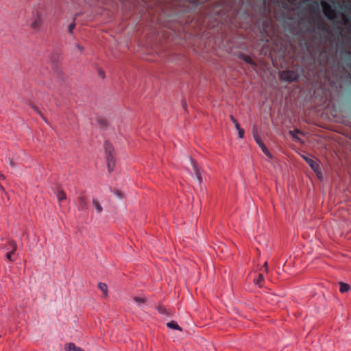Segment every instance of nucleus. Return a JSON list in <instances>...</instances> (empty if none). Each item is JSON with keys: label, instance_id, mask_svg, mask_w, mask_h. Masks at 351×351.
I'll return each mask as SVG.
<instances>
[{"label": "nucleus", "instance_id": "1", "mask_svg": "<svg viewBox=\"0 0 351 351\" xmlns=\"http://www.w3.org/2000/svg\"><path fill=\"white\" fill-rule=\"evenodd\" d=\"M279 77L282 81L291 83L298 81L299 75L296 71L286 70L279 73Z\"/></svg>", "mask_w": 351, "mask_h": 351}, {"label": "nucleus", "instance_id": "2", "mask_svg": "<svg viewBox=\"0 0 351 351\" xmlns=\"http://www.w3.org/2000/svg\"><path fill=\"white\" fill-rule=\"evenodd\" d=\"M320 5L326 17L329 20H334L337 17V11L326 1H321Z\"/></svg>", "mask_w": 351, "mask_h": 351}, {"label": "nucleus", "instance_id": "3", "mask_svg": "<svg viewBox=\"0 0 351 351\" xmlns=\"http://www.w3.org/2000/svg\"><path fill=\"white\" fill-rule=\"evenodd\" d=\"M302 158L315 173H318L319 171L320 167L316 159L304 156H303Z\"/></svg>", "mask_w": 351, "mask_h": 351}, {"label": "nucleus", "instance_id": "4", "mask_svg": "<svg viewBox=\"0 0 351 351\" xmlns=\"http://www.w3.org/2000/svg\"><path fill=\"white\" fill-rule=\"evenodd\" d=\"M190 161L193 165V168L194 172L196 175V177L197 178L198 182L199 183H202L203 181V179H202V175H201L200 169H199L197 162L192 158H190Z\"/></svg>", "mask_w": 351, "mask_h": 351}, {"label": "nucleus", "instance_id": "5", "mask_svg": "<svg viewBox=\"0 0 351 351\" xmlns=\"http://www.w3.org/2000/svg\"><path fill=\"white\" fill-rule=\"evenodd\" d=\"M254 139L257 144L259 145V147L261 148L263 153L269 158H271V155L270 154L269 150L267 149L263 142L261 141L258 135H254Z\"/></svg>", "mask_w": 351, "mask_h": 351}, {"label": "nucleus", "instance_id": "6", "mask_svg": "<svg viewBox=\"0 0 351 351\" xmlns=\"http://www.w3.org/2000/svg\"><path fill=\"white\" fill-rule=\"evenodd\" d=\"M78 202L82 210L88 208L87 197L84 193H81L78 197Z\"/></svg>", "mask_w": 351, "mask_h": 351}, {"label": "nucleus", "instance_id": "7", "mask_svg": "<svg viewBox=\"0 0 351 351\" xmlns=\"http://www.w3.org/2000/svg\"><path fill=\"white\" fill-rule=\"evenodd\" d=\"M106 159H107L108 171L110 172H112L114 170V168L115 167V160H114V156L110 151V153L107 155Z\"/></svg>", "mask_w": 351, "mask_h": 351}, {"label": "nucleus", "instance_id": "8", "mask_svg": "<svg viewBox=\"0 0 351 351\" xmlns=\"http://www.w3.org/2000/svg\"><path fill=\"white\" fill-rule=\"evenodd\" d=\"M42 25V20L40 16H37L31 23V27L35 31H38Z\"/></svg>", "mask_w": 351, "mask_h": 351}, {"label": "nucleus", "instance_id": "9", "mask_svg": "<svg viewBox=\"0 0 351 351\" xmlns=\"http://www.w3.org/2000/svg\"><path fill=\"white\" fill-rule=\"evenodd\" d=\"M156 309L158 310V313L162 315H171V311L169 309H167L165 306H164L161 304H158L156 306Z\"/></svg>", "mask_w": 351, "mask_h": 351}, {"label": "nucleus", "instance_id": "10", "mask_svg": "<svg viewBox=\"0 0 351 351\" xmlns=\"http://www.w3.org/2000/svg\"><path fill=\"white\" fill-rule=\"evenodd\" d=\"M66 351H84L80 347L75 346L74 343H68L64 345Z\"/></svg>", "mask_w": 351, "mask_h": 351}, {"label": "nucleus", "instance_id": "11", "mask_svg": "<svg viewBox=\"0 0 351 351\" xmlns=\"http://www.w3.org/2000/svg\"><path fill=\"white\" fill-rule=\"evenodd\" d=\"M99 289L103 292L104 297L107 298L108 295V289L106 283L99 282L98 284Z\"/></svg>", "mask_w": 351, "mask_h": 351}, {"label": "nucleus", "instance_id": "12", "mask_svg": "<svg viewBox=\"0 0 351 351\" xmlns=\"http://www.w3.org/2000/svg\"><path fill=\"white\" fill-rule=\"evenodd\" d=\"M167 326L169 328L173 329V330H178L179 331H182V329L181 327L179 326V325L175 322V321H171L167 324Z\"/></svg>", "mask_w": 351, "mask_h": 351}, {"label": "nucleus", "instance_id": "13", "mask_svg": "<svg viewBox=\"0 0 351 351\" xmlns=\"http://www.w3.org/2000/svg\"><path fill=\"white\" fill-rule=\"evenodd\" d=\"M56 194L59 202H62L66 199V193L62 189L58 190Z\"/></svg>", "mask_w": 351, "mask_h": 351}, {"label": "nucleus", "instance_id": "14", "mask_svg": "<svg viewBox=\"0 0 351 351\" xmlns=\"http://www.w3.org/2000/svg\"><path fill=\"white\" fill-rule=\"evenodd\" d=\"M339 291L342 293H346L350 289V286L348 284L344 282H339Z\"/></svg>", "mask_w": 351, "mask_h": 351}, {"label": "nucleus", "instance_id": "15", "mask_svg": "<svg viewBox=\"0 0 351 351\" xmlns=\"http://www.w3.org/2000/svg\"><path fill=\"white\" fill-rule=\"evenodd\" d=\"M239 58L248 64H254V60L249 56L241 54Z\"/></svg>", "mask_w": 351, "mask_h": 351}, {"label": "nucleus", "instance_id": "16", "mask_svg": "<svg viewBox=\"0 0 351 351\" xmlns=\"http://www.w3.org/2000/svg\"><path fill=\"white\" fill-rule=\"evenodd\" d=\"M8 245L12 248V250L10 252L15 253V252L17 250V244L15 241L14 240H10L8 242Z\"/></svg>", "mask_w": 351, "mask_h": 351}, {"label": "nucleus", "instance_id": "17", "mask_svg": "<svg viewBox=\"0 0 351 351\" xmlns=\"http://www.w3.org/2000/svg\"><path fill=\"white\" fill-rule=\"evenodd\" d=\"M263 276L262 274H259L258 276L256 279H254V282L255 285H258V287H262V282L263 281Z\"/></svg>", "mask_w": 351, "mask_h": 351}, {"label": "nucleus", "instance_id": "18", "mask_svg": "<svg viewBox=\"0 0 351 351\" xmlns=\"http://www.w3.org/2000/svg\"><path fill=\"white\" fill-rule=\"evenodd\" d=\"M93 204L95 208L97 209V212L101 213L102 211L103 208L97 200L93 199Z\"/></svg>", "mask_w": 351, "mask_h": 351}, {"label": "nucleus", "instance_id": "19", "mask_svg": "<svg viewBox=\"0 0 351 351\" xmlns=\"http://www.w3.org/2000/svg\"><path fill=\"white\" fill-rule=\"evenodd\" d=\"M75 19H75V18L73 19V22H72V23L69 25V27H68L69 32L70 34H73V29H75Z\"/></svg>", "mask_w": 351, "mask_h": 351}, {"label": "nucleus", "instance_id": "20", "mask_svg": "<svg viewBox=\"0 0 351 351\" xmlns=\"http://www.w3.org/2000/svg\"><path fill=\"white\" fill-rule=\"evenodd\" d=\"M134 300L137 302L138 304L142 303L144 304L147 302V299L145 298H141V297H134Z\"/></svg>", "mask_w": 351, "mask_h": 351}, {"label": "nucleus", "instance_id": "21", "mask_svg": "<svg viewBox=\"0 0 351 351\" xmlns=\"http://www.w3.org/2000/svg\"><path fill=\"white\" fill-rule=\"evenodd\" d=\"M105 145H106V151L108 153V154L110 153V151L112 154V151H113L112 146L108 141L106 142Z\"/></svg>", "mask_w": 351, "mask_h": 351}, {"label": "nucleus", "instance_id": "22", "mask_svg": "<svg viewBox=\"0 0 351 351\" xmlns=\"http://www.w3.org/2000/svg\"><path fill=\"white\" fill-rule=\"evenodd\" d=\"M230 119L231 120V121L234 123V126L236 128H239V127H240V125L239 123V122L237 121V120L234 117L233 115H230Z\"/></svg>", "mask_w": 351, "mask_h": 351}, {"label": "nucleus", "instance_id": "23", "mask_svg": "<svg viewBox=\"0 0 351 351\" xmlns=\"http://www.w3.org/2000/svg\"><path fill=\"white\" fill-rule=\"evenodd\" d=\"M236 129L238 130L239 137L240 138H243L244 137V134H245L244 130L242 128H241L240 127H239V128H236Z\"/></svg>", "mask_w": 351, "mask_h": 351}, {"label": "nucleus", "instance_id": "24", "mask_svg": "<svg viewBox=\"0 0 351 351\" xmlns=\"http://www.w3.org/2000/svg\"><path fill=\"white\" fill-rule=\"evenodd\" d=\"M98 74H99V75L102 79H104V78L106 77L105 72H104V71L102 69H101V68H99V69H98Z\"/></svg>", "mask_w": 351, "mask_h": 351}, {"label": "nucleus", "instance_id": "25", "mask_svg": "<svg viewBox=\"0 0 351 351\" xmlns=\"http://www.w3.org/2000/svg\"><path fill=\"white\" fill-rule=\"evenodd\" d=\"M14 253L12 252H9L8 253H7L6 254V257L10 261H14V260L12 258V256L14 254Z\"/></svg>", "mask_w": 351, "mask_h": 351}, {"label": "nucleus", "instance_id": "26", "mask_svg": "<svg viewBox=\"0 0 351 351\" xmlns=\"http://www.w3.org/2000/svg\"><path fill=\"white\" fill-rule=\"evenodd\" d=\"M33 108L34 109V110L38 112L42 117L44 120H45V117H43V114L38 110V109L35 107V106H33Z\"/></svg>", "mask_w": 351, "mask_h": 351}, {"label": "nucleus", "instance_id": "27", "mask_svg": "<svg viewBox=\"0 0 351 351\" xmlns=\"http://www.w3.org/2000/svg\"><path fill=\"white\" fill-rule=\"evenodd\" d=\"M294 132L295 133H300V132L298 130H295L294 131H290L289 134L294 138H296L294 135Z\"/></svg>", "mask_w": 351, "mask_h": 351}, {"label": "nucleus", "instance_id": "28", "mask_svg": "<svg viewBox=\"0 0 351 351\" xmlns=\"http://www.w3.org/2000/svg\"><path fill=\"white\" fill-rule=\"evenodd\" d=\"M342 19L343 20L345 23H346L348 20L346 14H342Z\"/></svg>", "mask_w": 351, "mask_h": 351}, {"label": "nucleus", "instance_id": "29", "mask_svg": "<svg viewBox=\"0 0 351 351\" xmlns=\"http://www.w3.org/2000/svg\"><path fill=\"white\" fill-rule=\"evenodd\" d=\"M76 47L80 51H84V47L82 46H81L79 44H77L76 45Z\"/></svg>", "mask_w": 351, "mask_h": 351}, {"label": "nucleus", "instance_id": "30", "mask_svg": "<svg viewBox=\"0 0 351 351\" xmlns=\"http://www.w3.org/2000/svg\"><path fill=\"white\" fill-rule=\"evenodd\" d=\"M264 267H265V271H267V270H268V263H267V261H266L264 263Z\"/></svg>", "mask_w": 351, "mask_h": 351}, {"label": "nucleus", "instance_id": "31", "mask_svg": "<svg viewBox=\"0 0 351 351\" xmlns=\"http://www.w3.org/2000/svg\"><path fill=\"white\" fill-rule=\"evenodd\" d=\"M5 177L3 174L0 173V180H5Z\"/></svg>", "mask_w": 351, "mask_h": 351}, {"label": "nucleus", "instance_id": "32", "mask_svg": "<svg viewBox=\"0 0 351 351\" xmlns=\"http://www.w3.org/2000/svg\"><path fill=\"white\" fill-rule=\"evenodd\" d=\"M183 106H184V107L185 108V107H186V103H184V104H183Z\"/></svg>", "mask_w": 351, "mask_h": 351}]
</instances>
